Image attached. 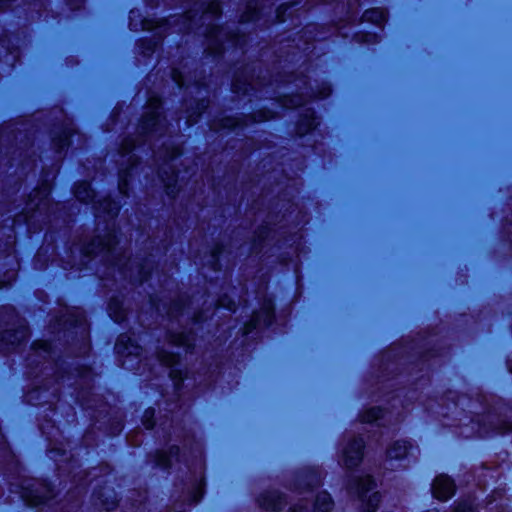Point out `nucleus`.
<instances>
[{
    "instance_id": "6e6552de",
    "label": "nucleus",
    "mask_w": 512,
    "mask_h": 512,
    "mask_svg": "<svg viewBox=\"0 0 512 512\" xmlns=\"http://www.w3.org/2000/svg\"><path fill=\"white\" fill-rule=\"evenodd\" d=\"M454 512H474L471 505L462 504L456 507Z\"/></svg>"
},
{
    "instance_id": "20e7f679",
    "label": "nucleus",
    "mask_w": 512,
    "mask_h": 512,
    "mask_svg": "<svg viewBox=\"0 0 512 512\" xmlns=\"http://www.w3.org/2000/svg\"><path fill=\"white\" fill-rule=\"evenodd\" d=\"M407 444L405 441H397L388 451V456L392 459H398L407 454Z\"/></svg>"
},
{
    "instance_id": "9b49d317",
    "label": "nucleus",
    "mask_w": 512,
    "mask_h": 512,
    "mask_svg": "<svg viewBox=\"0 0 512 512\" xmlns=\"http://www.w3.org/2000/svg\"><path fill=\"white\" fill-rule=\"evenodd\" d=\"M266 506L267 509H276L277 507L275 505H271V504H264Z\"/></svg>"
},
{
    "instance_id": "f03ea898",
    "label": "nucleus",
    "mask_w": 512,
    "mask_h": 512,
    "mask_svg": "<svg viewBox=\"0 0 512 512\" xmlns=\"http://www.w3.org/2000/svg\"><path fill=\"white\" fill-rule=\"evenodd\" d=\"M363 443L361 440L353 442L344 452V463L347 467L356 465L362 458Z\"/></svg>"
},
{
    "instance_id": "39448f33",
    "label": "nucleus",
    "mask_w": 512,
    "mask_h": 512,
    "mask_svg": "<svg viewBox=\"0 0 512 512\" xmlns=\"http://www.w3.org/2000/svg\"><path fill=\"white\" fill-rule=\"evenodd\" d=\"M373 487L374 482L370 476H366L365 478L359 480L356 489L363 502L365 501V494L369 492Z\"/></svg>"
},
{
    "instance_id": "f257e3e1",
    "label": "nucleus",
    "mask_w": 512,
    "mask_h": 512,
    "mask_svg": "<svg viewBox=\"0 0 512 512\" xmlns=\"http://www.w3.org/2000/svg\"><path fill=\"white\" fill-rule=\"evenodd\" d=\"M433 495L439 500H447L454 494V484L452 480L445 476L436 477L432 487Z\"/></svg>"
},
{
    "instance_id": "423d86ee",
    "label": "nucleus",
    "mask_w": 512,
    "mask_h": 512,
    "mask_svg": "<svg viewBox=\"0 0 512 512\" xmlns=\"http://www.w3.org/2000/svg\"><path fill=\"white\" fill-rule=\"evenodd\" d=\"M380 501V496L378 493H374L369 497L367 500V503L364 504V510L365 512H374L378 506V503Z\"/></svg>"
},
{
    "instance_id": "1a4fd4ad",
    "label": "nucleus",
    "mask_w": 512,
    "mask_h": 512,
    "mask_svg": "<svg viewBox=\"0 0 512 512\" xmlns=\"http://www.w3.org/2000/svg\"><path fill=\"white\" fill-rule=\"evenodd\" d=\"M291 512H308L306 509H303L302 507L295 508Z\"/></svg>"
},
{
    "instance_id": "7ed1b4c3",
    "label": "nucleus",
    "mask_w": 512,
    "mask_h": 512,
    "mask_svg": "<svg viewBox=\"0 0 512 512\" xmlns=\"http://www.w3.org/2000/svg\"><path fill=\"white\" fill-rule=\"evenodd\" d=\"M332 508V501L330 495L326 492H320L316 496L314 511L315 512H327Z\"/></svg>"
},
{
    "instance_id": "0eeeda50",
    "label": "nucleus",
    "mask_w": 512,
    "mask_h": 512,
    "mask_svg": "<svg viewBox=\"0 0 512 512\" xmlns=\"http://www.w3.org/2000/svg\"><path fill=\"white\" fill-rule=\"evenodd\" d=\"M382 415V410L379 408H372L365 412L362 416L364 422H372L379 419Z\"/></svg>"
},
{
    "instance_id": "9d476101",
    "label": "nucleus",
    "mask_w": 512,
    "mask_h": 512,
    "mask_svg": "<svg viewBox=\"0 0 512 512\" xmlns=\"http://www.w3.org/2000/svg\"><path fill=\"white\" fill-rule=\"evenodd\" d=\"M164 362H165V364H166V365L171 366V365H173V364H174V359L165 360Z\"/></svg>"
}]
</instances>
